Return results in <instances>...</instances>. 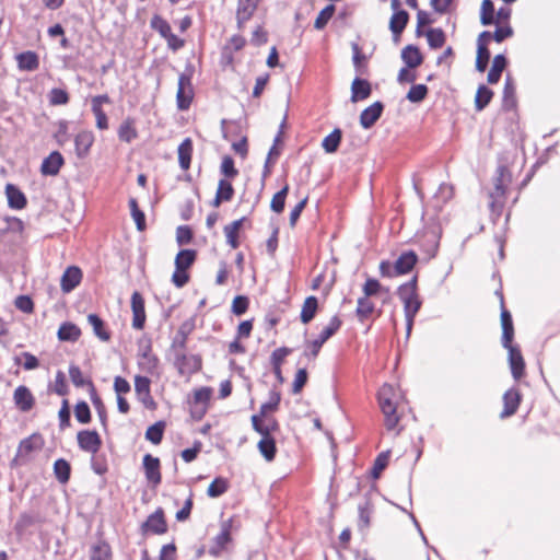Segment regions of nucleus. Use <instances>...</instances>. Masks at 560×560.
Here are the masks:
<instances>
[{
	"mask_svg": "<svg viewBox=\"0 0 560 560\" xmlns=\"http://www.w3.org/2000/svg\"><path fill=\"white\" fill-rule=\"evenodd\" d=\"M397 295L404 303L406 332L407 337H409L415 317L422 305V301L418 294V275H413L410 280L400 284L397 288Z\"/></svg>",
	"mask_w": 560,
	"mask_h": 560,
	"instance_id": "nucleus-1",
	"label": "nucleus"
},
{
	"mask_svg": "<svg viewBox=\"0 0 560 560\" xmlns=\"http://www.w3.org/2000/svg\"><path fill=\"white\" fill-rule=\"evenodd\" d=\"M512 180V174L504 164L498 165L493 177L494 188L489 192L490 219L495 224L502 214L506 187Z\"/></svg>",
	"mask_w": 560,
	"mask_h": 560,
	"instance_id": "nucleus-2",
	"label": "nucleus"
},
{
	"mask_svg": "<svg viewBox=\"0 0 560 560\" xmlns=\"http://www.w3.org/2000/svg\"><path fill=\"white\" fill-rule=\"evenodd\" d=\"M341 325L342 320L340 317L338 315H334L330 318L328 325L319 332L317 338L308 342L307 348L310 351H305L304 355L308 359H315L318 355L323 345L340 329Z\"/></svg>",
	"mask_w": 560,
	"mask_h": 560,
	"instance_id": "nucleus-3",
	"label": "nucleus"
},
{
	"mask_svg": "<svg viewBox=\"0 0 560 560\" xmlns=\"http://www.w3.org/2000/svg\"><path fill=\"white\" fill-rule=\"evenodd\" d=\"M167 529L168 526L162 508H158L153 513H151L140 526L142 535H163L167 533Z\"/></svg>",
	"mask_w": 560,
	"mask_h": 560,
	"instance_id": "nucleus-4",
	"label": "nucleus"
},
{
	"mask_svg": "<svg viewBox=\"0 0 560 560\" xmlns=\"http://www.w3.org/2000/svg\"><path fill=\"white\" fill-rule=\"evenodd\" d=\"M174 365L180 375H192L202 369V359L199 354L176 353Z\"/></svg>",
	"mask_w": 560,
	"mask_h": 560,
	"instance_id": "nucleus-5",
	"label": "nucleus"
},
{
	"mask_svg": "<svg viewBox=\"0 0 560 560\" xmlns=\"http://www.w3.org/2000/svg\"><path fill=\"white\" fill-rule=\"evenodd\" d=\"M77 441L81 451L91 454H96L102 446V439L96 430L79 431Z\"/></svg>",
	"mask_w": 560,
	"mask_h": 560,
	"instance_id": "nucleus-6",
	"label": "nucleus"
},
{
	"mask_svg": "<svg viewBox=\"0 0 560 560\" xmlns=\"http://www.w3.org/2000/svg\"><path fill=\"white\" fill-rule=\"evenodd\" d=\"M151 380L148 376L137 375L135 377V390L139 401L143 404L147 409L153 410L156 408V402L151 396Z\"/></svg>",
	"mask_w": 560,
	"mask_h": 560,
	"instance_id": "nucleus-7",
	"label": "nucleus"
},
{
	"mask_svg": "<svg viewBox=\"0 0 560 560\" xmlns=\"http://www.w3.org/2000/svg\"><path fill=\"white\" fill-rule=\"evenodd\" d=\"M385 388L378 393V402L381 410L385 417V427L388 431H392L396 428L399 422V417L397 415L396 405L388 397H385Z\"/></svg>",
	"mask_w": 560,
	"mask_h": 560,
	"instance_id": "nucleus-8",
	"label": "nucleus"
},
{
	"mask_svg": "<svg viewBox=\"0 0 560 560\" xmlns=\"http://www.w3.org/2000/svg\"><path fill=\"white\" fill-rule=\"evenodd\" d=\"M509 352V365L511 374L515 381L521 380L525 374V360L518 346H514L512 342L504 347Z\"/></svg>",
	"mask_w": 560,
	"mask_h": 560,
	"instance_id": "nucleus-9",
	"label": "nucleus"
},
{
	"mask_svg": "<svg viewBox=\"0 0 560 560\" xmlns=\"http://www.w3.org/2000/svg\"><path fill=\"white\" fill-rule=\"evenodd\" d=\"M385 105L381 101H375L370 106L365 107L359 117L360 126L365 130L371 129L382 117Z\"/></svg>",
	"mask_w": 560,
	"mask_h": 560,
	"instance_id": "nucleus-10",
	"label": "nucleus"
},
{
	"mask_svg": "<svg viewBox=\"0 0 560 560\" xmlns=\"http://www.w3.org/2000/svg\"><path fill=\"white\" fill-rule=\"evenodd\" d=\"M131 311H132V328L137 330L143 329L145 325V303L142 294L139 291H133L131 294Z\"/></svg>",
	"mask_w": 560,
	"mask_h": 560,
	"instance_id": "nucleus-11",
	"label": "nucleus"
},
{
	"mask_svg": "<svg viewBox=\"0 0 560 560\" xmlns=\"http://www.w3.org/2000/svg\"><path fill=\"white\" fill-rule=\"evenodd\" d=\"M142 468L144 470L147 480L152 486L155 487L161 483V462L159 457H155L149 453L145 454L142 458Z\"/></svg>",
	"mask_w": 560,
	"mask_h": 560,
	"instance_id": "nucleus-12",
	"label": "nucleus"
},
{
	"mask_svg": "<svg viewBox=\"0 0 560 560\" xmlns=\"http://www.w3.org/2000/svg\"><path fill=\"white\" fill-rule=\"evenodd\" d=\"M232 520L224 521L221 524L220 533L213 538V544L209 548V553L212 557H219L225 549L226 545L232 540L231 536Z\"/></svg>",
	"mask_w": 560,
	"mask_h": 560,
	"instance_id": "nucleus-13",
	"label": "nucleus"
},
{
	"mask_svg": "<svg viewBox=\"0 0 560 560\" xmlns=\"http://www.w3.org/2000/svg\"><path fill=\"white\" fill-rule=\"evenodd\" d=\"M500 320L502 328V347H508L514 339V324L511 312L504 306V298L501 295Z\"/></svg>",
	"mask_w": 560,
	"mask_h": 560,
	"instance_id": "nucleus-14",
	"label": "nucleus"
},
{
	"mask_svg": "<svg viewBox=\"0 0 560 560\" xmlns=\"http://www.w3.org/2000/svg\"><path fill=\"white\" fill-rule=\"evenodd\" d=\"M83 272L80 267L68 266L60 279V288L63 293L72 292L82 281Z\"/></svg>",
	"mask_w": 560,
	"mask_h": 560,
	"instance_id": "nucleus-15",
	"label": "nucleus"
},
{
	"mask_svg": "<svg viewBox=\"0 0 560 560\" xmlns=\"http://www.w3.org/2000/svg\"><path fill=\"white\" fill-rule=\"evenodd\" d=\"M418 255L415 250L409 249L402 252L398 258L394 261L393 270L397 273V277L408 275L417 265Z\"/></svg>",
	"mask_w": 560,
	"mask_h": 560,
	"instance_id": "nucleus-16",
	"label": "nucleus"
},
{
	"mask_svg": "<svg viewBox=\"0 0 560 560\" xmlns=\"http://www.w3.org/2000/svg\"><path fill=\"white\" fill-rule=\"evenodd\" d=\"M4 194L10 209L22 210L27 206V198L18 185L8 183L4 187Z\"/></svg>",
	"mask_w": 560,
	"mask_h": 560,
	"instance_id": "nucleus-17",
	"label": "nucleus"
},
{
	"mask_svg": "<svg viewBox=\"0 0 560 560\" xmlns=\"http://www.w3.org/2000/svg\"><path fill=\"white\" fill-rule=\"evenodd\" d=\"M522 401V394L516 387H511L503 395V410L500 413L502 419L513 416Z\"/></svg>",
	"mask_w": 560,
	"mask_h": 560,
	"instance_id": "nucleus-18",
	"label": "nucleus"
},
{
	"mask_svg": "<svg viewBox=\"0 0 560 560\" xmlns=\"http://www.w3.org/2000/svg\"><path fill=\"white\" fill-rule=\"evenodd\" d=\"M350 91V101L352 103H358L370 97L372 94V84L368 79L355 75V78L352 80Z\"/></svg>",
	"mask_w": 560,
	"mask_h": 560,
	"instance_id": "nucleus-19",
	"label": "nucleus"
},
{
	"mask_svg": "<svg viewBox=\"0 0 560 560\" xmlns=\"http://www.w3.org/2000/svg\"><path fill=\"white\" fill-rule=\"evenodd\" d=\"M65 164V159L59 151H52L46 156L40 165V173L44 176H56Z\"/></svg>",
	"mask_w": 560,
	"mask_h": 560,
	"instance_id": "nucleus-20",
	"label": "nucleus"
},
{
	"mask_svg": "<svg viewBox=\"0 0 560 560\" xmlns=\"http://www.w3.org/2000/svg\"><path fill=\"white\" fill-rule=\"evenodd\" d=\"M16 408L22 412L30 411L35 405V398L31 389L25 385H19L13 394Z\"/></svg>",
	"mask_w": 560,
	"mask_h": 560,
	"instance_id": "nucleus-21",
	"label": "nucleus"
},
{
	"mask_svg": "<svg viewBox=\"0 0 560 560\" xmlns=\"http://www.w3.org/2000/svg\"><path fill=\"white\" fill-rule=\"evenodd\" d=\"M94 143V135L90 130H82L74 137V151L75 155L83 160L85 159Z\"/></svg>",
	"mask_w": 560,
	"mask_h": 560,
	"instance_id": "nucleus-22",
	"label": "nucleus"
},
{
	"mask_svg": "<svg viewBox=\"0 0 560 560\" xmlns=\"http://www.w3.org/2000/svg\"><path fill=\"white\" fill-rule=\"evenodd\" d=\"M517 105L516 100V88L513 82L511 74L509 73L505 77L503 92H502V109L505 112H510L514 109Z\"/></svg>",
	"mask_w": 560,
	"mask_h": 560,
	"instance_id": "nucleus-23",
	"label": "nucleus"
},
{
	"mask_svg": "<svg viewBox=\"0 0 560 560\" xmlns=\"http://www.w3.org/2000/svg\"><path fill=\"white\" fill-rule=\"evenodd\" d=\"M401 60L407 68L416 69L423 62V55L417 45L409 44L401 50Z\"/></svg>",
	"mask_w": 560,
	"mask_h": 560,
	"instance_id": "nucleus-24",
	"label": "nucleus"
},
{
	"mask_svg": "<svg viewBox=\"0 0 560 560\" xmlns=\"http://www.w3.org/2000/svg\"><path fill=\"white\" fill-rule=\"evenodd\" d=\"M44 446V439L40 433H33L23 439L18 447V456H27L34 451L42 450Z\"/></svg>",
	"mask_w": 560,
	"mask_h": 560,
	"instance_id": "nucleus-25",
	"label": "nucleus"
},
{
	"mask_svg": "<svg viewBox=\"0 0 560 560\" xmlns=\"http://www.w3.org/2000/svg\"><path fill=\"white\" fill-rule=\"evenodd\" d=\"M195 328V319L189 318L180 324L173 341H172V348L173 349H186L187 338L191 334V331Z\"/></svg>",
	"mask_w": 560,
	"mask_h": 560,
	"instance_id": "nucleus-26",
	"label": "nucleus"
},
{
	"mask_svg": "<svg viewBox=\"0 0 560 560\" xmlns=\"http://www.w3.org/2000/svg\"><path fill=\"white\" fill-rule=\"evenodd\" d=\"M509 60L504 54H498L492 60L491 68L487 75V82L489 84H497L502 75V72L508 67Z\"/></svg>",
	"mask_w": 560,
	"mask_h": 560,
	"instance_id": "nucleus-27",
	"label": "nucleus"
},
{
	"mask_svg": "<svg viewBox=\"0 0 560 560\" xmlns=\"http://www.w3.org/2000/svg\"><path fill=\"white\" fill-rule=\"evenodd\" d=\"M81 336V329L72 322H63L58 328L57 338L61 342H75Z\"/></svg>",
	"mask_w": 560,
	"mask_h": 560,
	"instance_id": "nucleus-28",
	"label": "nucleus"
},
{
	"mask_svg": "<svg viewBox=\"0 0 560 560\" xmlns=\"http://www.w3.org/2000/svg\"><path fill=\"white\" fill-rule=\"evenodd\" d=\"M318 299L315 295L307 296L302 305L300 320L302 324H310L318 312Z\"/></svg>",
	"mask_w": 560,
	"mask_h": 560,
	"instance_id": "nucleus-29",
	"label": "nucleus"
},
{
	"mask_svg": "<svg viewBox=\"0 0 560 560\" xmlns=\"http://www.w3.org/2000/svg\"><path fill=\"white\" fill-rule=\"evenodd\" d=\"M246 219V217H242L224 226L223 231L226 237V243L231 248L235 249L240 246L238 231Z\"/></svg>",
	"mask_w": 560,
	"mask_h": 560,
	"instance_id": "nucleus-30",
	"label": "nucleus"
},
{
	"mask_svg": "<svg viewBox=\"0 0 560 560\" xmlns=\"http://www.w3.org/2000/svg\"><path fill=\"white\" fill-rule=\"evenodd\" d=\"M178 154V164L182 170L187 171L191 164V155H192V140L190 138H185L177 149Z\"/></svg>",
	"mask_w": 560,
	"mask_h": 560,
	"instance_id": "nucleus-31",
	"label": "nucleus"
},
{
	"mask_svg": "<svg viewBox=\"0 0 560 560\" xmlns=\"http://www.w3.org/2000/svg\"><path fill=\"white\" fill-rule=\"evenodd\" d=\"M140 355L143 359V362L139 363L141 369L145 370L148 373H153L158 368L159 359L152 353V346L150 341H148L143 347L140 346Z\"/></svg>",
	"mask_w": 560,
	"mask_h": 560,
	"instance_id": "nucleus-32",
	"label": "nucleus"
},
{
	"mask_svg": "<svg viewBox=\"0 0 560 560\" xmlns=\"http://www.w3.org/2000/svg\"><path fill=\"white\" fill-rule=\"evenodd\" d=\"M20 70L34 71L39 67V58L35 51L26 50L16 56Z\"/></svg>",
	"mask_w": 560,
	"mask_h": 560,
	"instance_id": "nucleus-33",
	"label": "nucleus"
},
{
	"mask_svg": "<svg viewBox=\"0 0 560 560\" xmlns=\"http://www.w3.org/2000/svg\"><path fill=\"white\" fill-rule=\"evenodd\" d=\"M88 323L92 326L94 335L102 341H108L110 339V332L106 328L105 322L96 313L88 315Z\"/></svg>",
	"mask_w": 560,
	"mask_h": 560,
	"instance_id": "nucleus-34",
	"label": "nucleus"
},
{
	"mask_svg": "<svg viewBox=\"0 0 560 560\" xmlns=\"http://www.w3.org/2000/svg\"><path fill=\"white\" fill-rule=\"evenodd\" d=\"M440 232L435 230H432L431 232H428L425 234V238L421 244V248L430 259L434 258L438 254L440 246Z\"/></svg>",
	"mask_w": 560,
	"mask_h": 560,
	"instance_id": "nucleus-35",
	"label": "nucleus"
},
{
	"mask_svg": "<svg viewBox=\"0 0 560 560\" xmlns=\"http://www.w3.org/2000/svg\"><path fill=\"white\" fill-rule=\"evenodd\" d=\"M52 470L55 478L59 481V483L66 485L69 482L71 477V465L67 459L57 458L54 462Z\"/></svg>",
	"mask_w": 560,
	"mask_h": 560,
	"instance_id": "nucleus-36",
	"label": "nucleus"
},
{
	"mask_svg": "<svg viewBox=\"0 0 560 560\" xmlns=\"http://www.w3.org/2000/svg\"><path fill=\"white\" fill-rule=\"evenodd\" d=\"M120 141L130 143L138 138V131L135 128V119L127 117L119 126L117 131Z\"/></svg>",
	"mask_w": 560,
	"mask_h": 560,
	"instance_id": "nucleus-37",
	"label": "nucleus"
},
{
	"mask_svg": "<svg viewBox=\"0 0 560 560\" xmlns=\"http://www.w3.org/2000/svg\"><path fill=\"white\" fill-rule=\"evenodd\" d=\"M260 455L267 462H272L277 455V444L273 436L261 438L257 443Z\"/></svg>",
	"mask_w": 560,
	"mask_h": 560,
	"instance_id": "nucleus-38",
	"label": "nucleus"
},
{
	"mask_svg": "<svg viewBox=\"0 0 560 560\" xmlns=\"http://www.w3.org/2000/svg\"><path fill=\"white\" fill-rule=\"evenodd\" d=\"M375 311L374 303L366 296H360L357 301L355 316L360 323H364Z\"/></svg>",
	"mask_w": 560,
	"mask_h": 560,
	"instance_id": "nucleus-39",
	"label": "nucleus"
},
{
	"mask_svg": "<svg viewBox=\"0 0 560 560\" xmlns=\"http://www.w3.org/2000/svg\"><path fill=\"white\" fill-rule=\"evenodd\" d=\"M166 422L164 420H159L149 425L144 433L145 440L154 445H159L163 440Z\"/></svg>",
	"mask_w": 560,
	"mask_h": 560,
	"instance_id": "nucleus-40",
	"label": "nucleus"
},
{
	"mask_svg": "<svg viewBox=\"0 0 560 560\" xmlns=\"http://www.w3.org/2000/svg\"><path fill=\"white\" fill-rule=\"evenodd\" d=\"M342 140V130L335 128L322 141V147L326 153H335L338 151Z\"/></svg>",
	"mask_w": 560,
	"mask_h": 560,
	"instance_id": "nucleus-41",
	"label": "nucleus"
},
{
	"mask_svg": "<svg viewBox=\"0 0 560 560\" xmlns=\"http://www.w3.org/2000/svg\"><path fill=\"white\" fill-rule=\"evenodd\" d=\"M352 49V62L358 75H363L368 72L366 60L368 57L361 51L358 43L351 44Z\"/></svg>",
	"mask_w": 560,
	"mask_h": 560,
	"instance_id": "nucleus-42",
	"label": "nucleus"
},
{
	"mask_svg": "<svg viewBox=\"0 0 560 560\" xmlns=\"http://www.w3.org/2000/svg\"><path fill=\"white\" fill-rule=\"evenodd\" d=\"M494 93L486 84H480L475 95V108L480 112L485 109L491 102Z\"/></svg>",
	"mask_w": 560,
	"mask_h": 560,
	"instance_id": "nucleus-43",
	"label": "nucleus"
},
{
	"mask_svg": "<svg viewBox=\"0 0 560 560\" xmlns=\"http://www.w3.org/2000/svg\"><path fill=\"white\" fill-rule=\"evenodd\" d=\"M197 258V250L191 248L180 249L175 257V267L177 269H188Z\"/></svg>",
	"mask_w": 560,
	"mask_h": 560,
	"instance_id": "nucleus-44",
	"label": "nucleus"
},
{
	"mask_svg": "<svg viewBox=\"0 0 560 560\" xmlns=\"http://www.w3.org/2000/svg\"><path fill=\"white\" fill-rule=\"evenodd\" d=\"M425 37L431 49L442 48L446 40L445 32L441 27L428 28Z\"/></svg>",
	"mask_w": 560,
	"mask_h": 560,
	"instance_id": "nucleus-45",
	"label": "nucleus"
},
{
	"mask_svg": "<svg viewBox=\"0 0 560 560\" xmlns=\"http://www.w3.org/2000/svg\"><path fill=\"white\" fill-rule=\"evenodd\" d=\"M229 487H230L229 480L222 476H218L209 485V487L207 489V495L209 498H213V499L219 498V497L223 495L229 490Z\"/></svg>",
	"mask_w": 560,
	"mask_h": 560,
	"instance_id": "nucleus-46",
	"label": "nucleus"
},
{
	"mask_svg": "<svg viewBox=\"0 0 560 560\" xmlns=\"http://www.w3.org/2000/svg\"><path fill=\"white\" fill-rule=\"evenodd\" d=\"M363 296L372 298L376 296L380 293L389 294V288H385L381 284V282L375 278H368L362 287Z\"/></svg>",
	"mask_w": 560,
	"mask_h": 560,
	"instance_id": "nucleus-47",
	"label": "nucleus"
},
{
	"mask_svg": "<svg viewBox=\"0 0 560 560\" xmlns=\"http://www.w3.org/2000/svg\"><path fill=\"white\" fill-rule=\"evenodd\" d=\"M480 23L483 26L495 23V8L492 0H482L480 7Z\"/></svg>",
	"mask_w": 560,
	"mask_h": 560,
	"instance_id": "nucleus-48",
	"label": "nucleus"
},
{
	"mask_svg": "<svg viewBox=\"0 0 560 560\" xmlns=\"http://www.w3.org/2000/svg\"><path fill=\"white\" fill-rule=\"evenodd\" d=\"M130 214L136 223V228L139 232H143L147 229L145 214L139 208L138 201L135 198L129 199Z\"/></svg>",
	"mask_w": 560,
	"mask_h": 560,
	"instance_id": "nucleus-49",
	"label": "nucleus"
},
{
	"mask_svg": "<svg viewBox=\"0 0 560 560\" xmlns=\"http://www.w3.org/2000/svg\"><path fill=\"white\" fill-rule=\"evenodd\" d=\"M429 94V88L423 84H412L406 94V98L413 104H419L425 100Z\"/></svg>",
	"mask_w": 560,
	"mask_h": 560,
	"instance_id": "nucleus-50",
	"label": "nucleus"
},
{
	"mask_svg": "<svg viewBox=\"0 0 560 560\" xmlns=\"http://www.w3.org/2000/svg\"><path fill=\"white\" fill-rule=\"evenodd\" d=\"M336 11L335 4L330 3L323 8L314 21V28L317 31L324 30L328 22L331 20Z\"/></svg>",
	"mask_w": 560,
	"mask_h": 560,
	"instance_id": "nucleus-51",
	"label": "nucleus"
},
{
	"mask_svg": "<svg viewBox=\"0 0 560 560\" xmlns=\"http://www.w3.org/2000/svg\"><path fill=\"white\" fill-rule=\"evenodd\" d=\"M390 451L381 452L376 458L374 459L373 466L371 468V477L373 479H378L381 477L382 471L387 467L389 460Z\"/></svg>",
	"mask_w": 560,
	"mask_h": 560,
	"instance_id": "nucleus-52",
	"label": "nucleus"
},
{
	"mask_svg": "<svg viewBox=\"0 0 560 560\" xmlns=\"http://www.w3.org/2000/svg\"><path fill=\"white\" fill-rule=\"evenodd\" d=\"M194 100V89H184L177 86L176 105L179 110H187Z\"/></svg>",
	"mask_w": 560,
	"mask_h": 560,
	"instance_id": "nucleus-53",
	"label": "nucleus"
},
{
	"mask_svg": "<svg viewBox=\"0 0 560 560\" xmlns=\"http://www.w3.org/2000/svg\"><path fill=\"white\" fill-rule=\"evenodd\" d=\"M280 401H281V394H280V392H278L276 389H271L269 392V399H268V401L264 402L260 406V409H259L258 413L260 416H267L268 412L277 411L278 408H279Z\"/></svg>",
	"mask_w": 560,
	"mask_h": 560,
	"instance_id": "nucleus-54",
	"label": "nucleus"
},
{
	"mask_svg": "<svg viewBox=\"0 0 560 560\" xmlns=\"http://www.w3.org/2000/svg\"><path fill=\"white\" fill-rule=\"evenodd\" d=\"M91 469L98 476H104L108 471L107 456L104 453L92 454Z\"/></svg>",
	"mask_w": 560,
	"mask_h": 560,
	"instance_id": "nucleus-55",
	"label": "nucleus"
},
{
	"mask_svg": "<svg viewBox=\"0 0 560 560\" xmlns=\"http://www.w3.org/2000/svg\"><path fill=\"white\" fill-rule=\"evenodd\" d=\"M90 560H112V549L106 541H100L92 547Z\"/></svg>",
	"mask_w": 560,
	"mask_h": 560,
	"instance_id": "nucleus-56",
	"label": "nucleus"
},
{
	"mask_svg": "<svg viewBox=\"0 0 560 560\" xmlns=\"http://www.w3.org/2000/svg\"><path fill=\"white\" fill-rule=\"evenodd\" d=\"M289 192V185L285 184L279 191H277L270 202L271 211L281 213L285 207V199Z\"/></svg>",
	"mask_w": 560,
	"mask_h": 560,
	"instance_id": "nucleus-57",
	"label": "nucleus"
},
{
	"mask_svg": "<svg viewBox=\"0 0 560 560\" xmlns=\"http://www.w3.org/2000/svg\"><path fill=\"white\" fill-rule=\"evenodd\" d=\"M150 26L164 39L172 33L170 23L159 14L152 16Z\"/></svg>",
	"mask_w": 560,
	"mask_h": 560,
	"instance_id": "nucleus-58",
	"label": "nucleus"
},
{
	"mask_svg": "<svg viewBox=\"0 0 560 560\" xmlns=\"http://www.w3.org/2000/svg\"><path fill=\"white\" fill-rule=\"evenodd\" d=\"M74 417L79 423L88 424L92 420V413L89 404L85 400H79L74 406Z\"/></svg>",
	"mask_w": 560,
	"mask_h": 560,
	"instance_id": "nucleus-59",
	"label": "nucleus"
},
{
	"mask_svg": "<svg viewBox=\"0 0 560 560\" xmlns=\"http://www.w3.org/2000/svg\"><path fill=\"white\" fill-rule=\"evenodd\" d=\"M280 154H281V151L276 145H272L269 149V152L267 154V158H266V161L264 164L262 174H261V189L265 186V182H266L267 177L271 174V165L275 163V161H272V159H277Z\"/></svg>",
	"mask_w": 560,
	"mask_h": 560,
	"instance_id": "nucleus-60",
	"label": "nucleus"
},
{
	"mask_svg": "<svg viewBox=\"0 0 560 560\" xmlns=\"http://www.w3.org/2000/svg\"><path fill=\"white\" fill-rule=\"evenodd\" d=\"M220 173L226 179H232L238 175V170L235 167L234 160L231 155L223 156L220 165Z\"/></svg>",
	"mask_w": 560,
	"mask_h": 560,
	"instance_id": "nucleus-61",
	"label": "nucleus"
},
{
	"mask_svg": "<svg viewBox=\"0 0 560 560\" xmlns=\"http://www.w3.org/2000/svg\"><path fill=\"white\" fill-rule=\"evenodd\" d=\"M491 58V52L488 47H477V56H476V70L478 72H485L488 68L489 61Z\"/></svg>",
	"mask_w": 560,
	"mask_h": 560,
	"instance_id": "nucleus-62",
	"label": "nucleus"
},
{
	"mask_svg": "<svg viewBox=\"0 0 560 560\" xmlns=\"http://www.w3.org/2000/svg\"><path fill=\"white\" fill-rule=\"evenodd\" d=\"M409 13L406 11V10H401V11H398V12H393L390 19H389V25L388 27H394L396 28V32L398 30H404L406 28L408 22H409Z\"/></svg>",
	"mask_w": 560,
	"mask_h": 560,
	"instance_id": "nucleus-63",
	"label": "nucleus"
},
{
	"mask_svg": "<svg viewBox=\"0 0 560 560\" xmlns=\"http://www.w3.org/2000/svg\"><path fill=\"white\" fill-rule=\"evenodd\" d=\"M249 307V299L247 295L234 296L231 305V312L236 316L244 315Z\"/></svg>",
	"mask_w": 560,
	"mask_h": 560,
	"instance_id": "nucleus-64",
	"label": "nucleus"
}]
</instances>
